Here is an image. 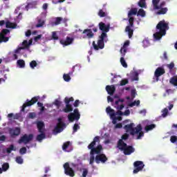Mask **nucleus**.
Wrapping results in <instances>:
<instances>
[{"label": "nucleus", "mask_w": 177, "mask_h": 177, "mask_svg": "<svg viewBox=\"0 0 177 177\" xmlns=\"http://www.w3.org/2000/svg\"><path fill=\"white\" fill-rule=\"evenodd\" d=\"M162 117H163V118H165V117H167V115H168V109L165 108L162 111Z\"/></svg>", "instance_id": "obj_44"}, {"label": "nucleus", "mask_w": 177, "mask_h": 177, "mask_svg": "<svg viewBox=\"0 0 177 177\" xmlns=\"http://www.w3.org/2000/svg\"><path fill=\"white\" fill-rule=\"evenodd\" d=\"M165 1H162L158 7V12H156L157 15H165L167 14V12H168V8H164V6L165 5Z\"/></svg>", "instance_id": "obj_15"}, {"label": "nucleus", "mask_w": 177, "mask_h": 177, "mask_svg": "<svg viewBox=\"0 0 177 177\" xmlns=\"http://www.w3.org/2000/svg\"><path fill=\"white\" fill-rule=\"evenodd\" d=\"M86 175H88V169H84L83 173H82V177H86Z\"/></svg>", "instance_id": "obj_60"}, {"label": "nucleus", "mask_w": 177, "mask_h": 177, "mask_svg": "<svg viewBox=\"0 0 177 177\" xmlns=\"http://www.w3.org/2000/svg\"><path fill=\"white\" fill-rule=\"evenodd\" d=\"M44 24H45V21L41 19H37V24H36L35 27L37 28H41V27H44Z\"/></svg>", "instance_id": "obj_30"}, {"label": "nucleus", "mask_w": 177, "mask_h": 177, "mask_svg": "<svg viewBox=\"0 0 177 177\" xmlns=\"http://www.w3.org/2000/svg\"><path fill=\"white\" fill-rule=\"evenodd\" d=\"M30 45H31V41L28 44V41L24 40L22 42V46L21 48H24V49H28L30 48Z\"/></svg>", "instance_id": "obj_33"}, {"label": "nucleus", "mask_w": 177, "mask_h": 177, "mask_svg": "<svg viewBox=\"0 0 177 177\" xmlns=\"http://www.w3.org/2000/svg\"><path fill=\"white\" fill-rule=\"evenodd\" d=\"M165 73V69L162 67H158L156 69L154 73V77L156 78V82H158L160 80V77L161 75H164V73Z\"/></svg>", "instance_id": "obj_13"}, {"label": "nucleus", "mask_w": 177, "mask_h": 177, "mask_svg": "<svg viewBox=\"0 0 177 177\" xmlns=\"http://www.w3.org/2000/svg\"><path fill=\"white\" fill-rule=\"evenodd\" d=\"M64 174L67 175V176L74 177L75 176V171L74 169L70 167V164L68 162H66L64 165Z\"/></svg>", "instance_id": "obj_12"}, {"label": "nucleus", "mask_w": 177, "mask_h": 177, "mask_svg": "<svg viewBox=\"0 0 177 177\" xmlns=\"http://www.w3.org/2000/svg\"><path fill=\"white\" fill-rule=\"evenodd\" d=\"M127 147V143L124 142L122 140H119L118 142V149L124 151V149Z\"/></svg>", "instance_id": "obj_22"}, {"label": "nucleus", "mask_w": 177, "mask_h": 177, "mask_svg": "<svg viewBox=\"0 0 177 177\" xmlns=\"http://www.w3.org/2000/svg\"><path fill=\"white\" fill-rule=\"evenodd\" d=\"M140 104V100H137L129 104V106L133 107V106H139Z\"/></svg>", "instance_id": "obj_40"}, {"label": "nucleus", "mask_w": 177, "mask_h": 177, "mask_svg": "<svg viewBox=\"0 0 177 177\" xmlns=\"http://www.w3.org/2000/svg\"><path fill=\"white\" fill-rule=\"evenodd\" d=\"M138 16H141V17H145L146 16V12H145V10L140 9L138 12Z\"/></svg>", "instance_id": "obj_41"}, {"label": "nucleus", "mask_w": 177, "mask_h": 177, "mask_svg": "<svg viewBox=\"0 0 177 177\" xmlns=\"http://www.w3.org/2000/svg\"><path fill=\"white\" fill-rule=\"evenodd\" d=\"M133 167L134 169L133 171V174H138V172L143 171V169L145 168V163H143L142 161L137 160L133 162Z\"/></svg>", "instance_id": "obj_10"}, {"label": "nucleus", "mask_w": 177, "mask_h": 177, "mask_svg": "<svg viewBox=\"0 0 177 177\" xmlns=\"http://www.w3.org/2000/svg\"><path fill=\"white\" fill-rule=\"evenodd\" d=\"M112 119V123L115 125L117 124V119L115 118V116H113V118H111Z\"/></svg>", "instance_id": "obj_64"}, {"label": "nucleus", "mask_w": 177, "mask_h": 177, "mask_svg": "<svg viewBox=\"0 0 177 177\" xmlns=\"http://www.w3.org/2000/svg\"><path fill=\"white\" fill-rule=\"evenodd\" d=\"M62 150L66 153L73 151V144L70 141H66L62 145Z\"/></svg>", "instance_id": "obj_14"}, {"label": "nucleus", "mask_w": 177, "mask_h": 177, "mask_svg": "<svg viewBox=\"0 0 177 177\" xmlns=\"http://www.w3.org/2000/svg\"><path fill=\"white\" fill-rule=\"evenodd\" d=\"M100 31H102L101 35L98 37L97 44L95 41H93V46L95 50H99V49H103L104 48V42H107V32L110 31V24L106 25L104 22H100L98 24Z\"/></svg>", "instance_id": "obj_2"}, {"label": "nucleus", "mask_w": 177, "mask_h": 177, "mask_svg": "<svg viewBox=\"0 0 177 177\" xmlns=\"http://www.w3.org/2000/svg\"><path fill=\"white\" fill-rule=\"evenodd\" d=\"M131 114V111L129 109H127L124 113L123 115H129Z\"/></svg>", "instance_id": "obj_62"}, {"label": "nucleus", "mask_w": 177, "mask_h": 177, "mask_svg": "<svg viewBox=\"0 0 177 177\" xmlns=\"http://www.w3.org/2000/svg\"><path fill=\"white\" fill-rule=\"evenodd\" d=\"M19 153L23 156V154H26L27 153V148L26 147H24L19 149Z\"/></svg>", "instance_id": "obj_48"}, {"label": "nucleus", "mask_w": 177, "mask_h": 177, "mask_svg": "<svg viewBox=\"0 0 177 177\" xmlns=\"http://www.w3.org/2000/svg\"><path fill=\"white\" fill-rule=\"evenodd\" d=\"M125 56H122L120 58V63L124 68H127L128 67V64H127V62H125V59L124 58Z\"/></svg>", "instance_id": "obj_37"}, {"label": "nucleus", "mask_w": 177, "mask_h": 177, "mask_svg": "<svg viewBox=\"0 0 177 177\" xmlns=\"http://www.w3.org/2000/svg\"><path fill=\"white\" fill-rule=\"evenodd\" d=\"M32 139H34V135L32 134H24L23 136H21L19 140H18V143H19V145H21V143H24V145H27L28 143H30V142H31V140H32Z\"/></svg>", "instance_id": "obj_11"}, {"label": "nucleus", "mask_w": 177, "mask_h": 177, "mask_svg": "<svg viewBox=\"0 0 177 177\" xmlns=\"http://www.w3.org/2000/svg\"><path fill=\"white\" fill-rule=\"evenodd\" d=\"M124 101L125 100L124 99H119V100H117L115 102V104L116 106H120V105H118V103H120H120H124Z\"/></svg>", "instance_id": "obj_59"}, {"label": "nucleus", "mask_w": 177, "mask_h": 177, "mask_svg": "<svg viewBox=\"0 0 177 177\" xmlns=\"http://www.w3.org/2000/svg\"><path fill=\"white\" fill-rule=\"evenodd\" d=\"M42 38V35H38L37 36L34 37V41L35 42H38V41H39V39Z\"/></svg>", "instance_id": "obj_57"}, {"label": "nucleus", "mask_w": 177, "mask_h": 177, "mask_svg": "<svg viewBox=\"0 0 177 177\" xmlns=\"http://www.w3.org/2000/svg\"><path fill=\"white\" fill-rule=\"evenodd\" d=\"M6 151L8 154H10L12 151H16V147H15V145H10V147L6 149Z\"/></svg>", "instance_id": "obj_32"}, {"label": "nucleus", "mask_w": 177, "mask_h": 177, "mask_svg": "<svg viewBox=\"0 0 177 177\" xmlns=\"http://www.w3.org/2000/svg\"><path fill=\"white\" fill-rule=\"evenodd\" d=\"M59 42L63 46H68V45H71L74 42V38L66 37V39H61Z\"/></svg>", "instance_id": "obj_16"}, {"label": "nucleus", "mask_w": 177, "mask_h": 177, "mask_svg": "<svg viewBox=\"0 0 177 177\" xmlns=\"http://www.w3.org/2000/svg\"><path fill=\"white\" fill-rule=\"evenodd\" d=\"M6 28H16V27H17V24L7 21L6 23Z\"/></svg>", "instance_id": "obj_29"}, {"label": "nucleus", "mask_w": 177, "mask_h": 177, "mask_svg": "<svg viewBox=\"0 0 177 177\" xmlns=\"http://www.w3.org/2000/svg\"><path fill=\"white\" fill-rule=\"evenodd\" d=\"M167 67L169 70H172L174 67H175V64L174 62H171L169 64H167Z\"/></svg>", "instance_id": "obj_55"}, {"label": "nucleus", "mask_w": 177, "mask_h": 177, "mask_svg": "<svg viewBox=\"0 0 177 177\" xmlns=\"http://www.w3.org/2000/svg\"><path fill=\"white\" fill-rule=\"evenodd\" d=\"M78 129H80V125H78V124L76 123L73 126V132H77Z\"/></svg>", "instance_id": "obj_53"}, {"label": "nucleus", "mask_w": 177, "mask_h": 177, "mask_svg": "<svg viewBox=\"0 0 177 177\" xmlns=\"http://www.w3.org/2000/svg\"><path fill=\"white\" fill-rule=\"evenodd\" d=\"M98 16H100V17H106V12H104L103 10H100Z\"/></svg>", "instance_id": "obj_50"}, {"label": "nucleus", "mask_w": 177, "mask_h": 177, "mask_svg": "<svg viewBox=\"0 0 177 177\" xmlns=\"http://www.w3.org/2000/svg\"><path fill=\"white\" fill-rule=\"evenodd\" d=\"M70 102H74V97H66L64 98V102L66 104V107L62 110V111H64V113H71V111H73V106L71 104H70Z\"/></svg>", "instance_id": "obj_7"}, {"label": "nucleus", "mask_w": 177, "mask_h": 177, "mask_svg": "<svg viewBox=\"0 0 177 177\" xmlns=\"http://www.w3.org/2000/svg\"><path fill=\"white\" fill-rule=\"evenodd\" d=\"M82 34H84L85 38L91 39L95 37V34L92 32V29H84L82 32Z\"/></svg>", "instance_id": "obj_17"}, {"label": "nucleus", "mask_w": 177, "mask_h": 177, "mask_svg": "<svg viewBox=\"0 0 177 177\" xmlns=\"http://www.w3.org/2000/svg\"><path fill=\"white\" fill-rule=\"evenodd\" d=\"M133 125H135L133 123L126 124L124 126V129L127 131V132L130 131L131 135H132L133 136H135V135H136L137 140L142 139V138L145 136V133L142 131L143 129V128L142 127V125L138 124L135 128H133Z\"/></svg>", "instance_id": "obj_4"}, {"label": "nucleus", "mask_w": 177, "mask_h": 177, "mask_svg": "<svg viewBox=\"0 0 177 177\" xmlns=\"http://www.w3.org/2000/svg\"><path fill=\"white\" fill-rule=\"evenodd\" d=\"M158 3H160V0H152L154 10H158Z\"/></svg>", "instance_id": "obj_35"}, {"label": "nucleus", "mask_w": 177, "mask_h": 177, "mask_svg": "<svg viewBox=\"0 0 177 177\" xmlns=\"http://www.w3.org/2000/svg\"><path fill=\"white\" fill-rule=\"evenodd\" d=\"M17 63L20 68H24V67H26V62L23 59L18 60Z\"/></svg>", "instance_id": "obj_36"}, {"label": "nucleus", "mask_w": 177, "mask_h": 177, "mask_svg": "<svg viewBox=\"0 0 177 177\" xmlns=\"http://www.w3.org/2000/svg\"><path fill=\"white\" fill-rule=\"evenodd\" d=\"M62 21H64V23H67V19H64L58 17L55 18V21L54 22L55 26H59L62 23Z\"/></svg>", "instance_id": "obj_24"}, {"label": "nucleus", "mask_w": 177, "mask_h": 177, "mask_svg": "<svg viewBox=\"0 0 177 177\" xmlns=\"http://www.w3.org/2000/svg\"><path fill=\"white\" fill-rule=\"evenodd\" d=\"M57 121L58 123L53 131V133H54V135H57V133H60V132L64 131V128H66V123L63 122V119H62V118H59L57 119Z\"/></svg>", "instance_id": "obj_6"}, {"label": "nucleus", "mask_w": 177, "mask_h": 177, "mask_svg": "<svg viewBox=\"0 0 177 177\" xmlns=\"http://www.w3.org/2000/svg\"><path fill=\"white\" fill-rule=\"evenodd\" d=\"M124 104H122L120 106H118L116 107L118 111L115 113V115H124V113L122 111H121V110H122V109H124Z\"/></svg>", "instance_id": "obj_25"}, {"label": "nucleus", "mask_w": 177, "mask_h": 177, "mask_svg": "<svg viewBox=\"0 0 177 177\" xmlns=\"http://www.w3.org/2000/svg\"><path fill=\"white\" fill-rule=\"evenodd\" d=\"M8 169H9V163L8 162L3 163L2 165V170L8 171Z\"/></svg>", "instance_id": "obj_46"}, {"label": "nucleus", "mask_w": 177, "mask_h": 177, "mask_svg": "<svg viewBox=\"0 0 177 177\" xmlns=\"http://www.w3.org/2000/svg\"><path fill=\"white\" fill-rule=\"evenodd\" d=\"M24 50V48L19 47L16 50H15L14 53L15 54L20 53V50Z\"/></svg>", "instance_id": "obj_56"}, {"label": "nucleus", "mask_w": 177, "mask_h": 177, "mask_svg": "<svg viewBox=\"0 0 177 177\" xmlns=\"http://www.w3.org/2000/svg\"><path fill=\"white\" fill-rule=\"evenodd\" d=\"M96 143H100V136H95L87 147L88 150H91L89 160L90 165H93L95 160L96 164H100V162L104 164V162L109 160L104 153H102V151H103V146H102V145H98L95 147V146H96Z\"/></svg>", "instance_id": "obj_1"}, {"label": "nucleus", "mask_w": 177, "mask_h": 177, "mask_svg": "<svg viewBox=\"0 0 177 177\" xmlns=\"http://www.w3.org/2000/svg\"><path fill=\"white\" fill-rule=\"evenodd\" d=\"M37 66H38V64L37 63V61L35 60H32V62H30V68H35V67H37Z\"/></svg>", "instance_id": "obj_42"}, {"label": "nucleus", "mask_w": 177, "mask_h": 177, "mask_svg": "<svg viewBox=\"0 0 177 177\" xmlns=\"http://www.w3.org/2000/svg\"><path fill=\"white\" fill-rule=\"evenodd\" d=\"M20 128L16 127L10 130V134L11 136H19L20 135Z\"/></svg>", "instance_id": "obj_21"}, {"label": "nucleus", "mask_w": 177, "mask_h": 177, "mask_svg": "<svg viewBox=\"0 0 177 177\" xmlns=\"http://www.w3.org/2000/svg\"><path fill=\"white\" fill-rule=\"evenodd\" d=\"M156 128V124H147L145 127V132H149V131H153Z\"/></svg>", "instance_id": "obj_28"}, {"label": "nucleus", "mask_w": 177, "mask_h": 177, "mask_svg": "<svg viewBox=\"0 0 177 177\" xmlns=\"http://www.w3.org/2000/svg\"><path fill=\"white\" fill-rule=\"evenodd\" d=\"M9 32H10V30H9L8 29H3L1 30V32H0V34H3V36H5L9 34Z\"/></svg>", "instance_id": "obj_51"}, {"label": "nucleus", "mask_w": 177, "mask_h": 177, "mask_svg": "<svg viewBox=\"0 0 177 177\" xmlns=\"http://www.w3.org/2000/svg\"><path fill=\"white\" fill-rule=\"evenodd\" d=\"M131 95L132 99H135V96H136V90H131Z\"/></svg>", "instance_id": "obj_58"}, {"label": "nucleus", "mask_w": 177, "mask_h": 177, "mask_svg": "<svg viewBox=\"0 0 177 177\" xmlns=\"http://www.w3.org/2000/svg\"><path fill=\"white\" fill-rule=\"evenodd\" d=\"M157 30H159V32H156L153 34V38L158 41L161 39L165 34H167V30H169V24L168 22H165V20H162L158 22L156 26Z\"/></svg>", "instance_id": "obj_3"}, {"label": "nucleus", "mask_w": 177, "mask_h": 177, "mask_svg": "<svg viewBox=\"0 0 177 177\" xmlns=\"http://www.w3.org/2000/svg\"><path fill=\"white\" fill-rule=\"evenodd\" d=\"M138 6L140 8H146V0H140L138 1Z\"/></svg>", "instance_id": "obj_38"}, {"label": "nucleus", "mask_w": 177, "mask_h": 177, "mask_svg": "<svg viewBox=\"0 0 177 177\" xmlns=\"http://www.w3.org/2000/svg\"><path fill=\"white\" fill-rule=\"evenodd\" d=\"M142 45L144 48H147V46H150V41L147 39H145L142 41Z\"/></svg>", "instance_id": "obj_39"}, {"label": "nucleus", "mask_w": 177, "mask_h": 177, "mask_svg": "<svg viewBox=\"0 0 177 177\" xmlns=\"http://www.w3.org/2000/svg\"><path fill=\"white\" fill-rule=\"evenodd\" d=\"M37 125L39 132H45V130L44 129L45 124H44V122H38Z\"/></svg>", "instance_id": "obj_26"}, {"label": "nucleus", "mask_w": 177, "mask_h": 177, "mask_svg": "<svg viewBox=\"0 0 177 177\" xmlns=\"http://www.w3.org/2000/svg\"><path fill=\"white\" fill-rule=\"evenodd\" d=\"M106 91L109 95L113 96L115 92V86L114 85H108L106 86Z\"/></svg>", "instance_id": "obj_20"}, {"label": "nucleus", "mask_w": 177, "mask_h": 177, "mask_svg": "<svg viewBox=\"0 0 177 177\" xmlns=\"http://www.w3.org/2000/svg\"><path fill=\"white\" fill-rule=\"evenodd\" d=\"M71 74H73V72H69L68 74H64L63 78H64V81H66V82H69V81L71 80V77H70V75H71Z\"/></svg>", "instance_id": "obj_31"}, {"label": "nucleus", "mask_w": 177, "mask_h": 177, "mask_svg": "<svg viewBox=\"0 0 177 177\" xmlns=\"http://www.w3.org/2000/svg\"><path fill=\"white\" fill-rule=\"evenodd\" d=\"M52 39H54V41H57V39H59V36H57V33L56 32H52Z\"/></svg>", "instance_id": "obj_47"}, {"label": "nucleus", "mask_w": 177, "mask_h": 177, "mask_svg": "<svg viewBox=\"0 0 177 177\" xmlns=\"http://www.w3.org/2000/svg\"><path fill=\"white\" fill-rule=\"evenodd\" d=\"M106 112L107 113V114H109L111 118L113 117H115V111L111 109V106L106 107Z\"/></svg>", "instance_id": "obj_23"}, {"label": "nucleus", "mask_w": 177, "mask_h": 177, "mask_svg": "<svg viewBox=\"0 0 177 177\" xmlns=\"http://www.w3.org/2000/svg\"><path fill=\"white\" fill-rule=\"evenodd\" d=\"M39 99V97H34L31 99V100H26V102H25L23 106L22 109H21V111L22 113H24L26 111V107H29L30 106H32V104H35L37 102H38V100Z\"/></svg>", "instance_id": "obj_9"}, {"label": "nucleus", "mask_w": 177, "mask_h": 177, "mask_svg": "<svg viewBox=\"0 0 177 177\" xmlns=\"http://www.w3.org/2000/svg\"><path fill=\"white\" fill-rule=\"evenodd\" d=\"M170 141L171 143H175L177 142V136H171L170 138Z\"/></svg>", "instance_id": "obj_52"}, {"label": "nucleus", "mask_w": 177, "mask_h": 177, "mask_svg": "<svg viewBox=\"0 0 177 177\" xmlns=\"http://www.w3.org/2000/svg\"><path fill=\"white\" fill-rule=\"evenodd\" d=\"M9 41V37L3 36L2 33H0V44L2 42H8Z\"/></svg>", "instance_id": "obj_34"}, {"label": "nucleus", "mask_w": 177, "mask_h": 177, "mask_svg": "<svg viewBox=\"0 0 177 177\" xmlns=\"http://www.w3.org/2000/svg\"><path fill=\"white\" fill-rule=\"evenodd\" d=\"M20 118V113H16L14 115L13 120H19Z\"/></svg>", "instance_id": "obj_63"}, {"label": "nucleus", "mask_w": 177, "mask_h": 177, "mask_svg": "<svg viewBox=\"0 0 177 177\" xmlns=\"http://www.w3.org/2000/svg\"><path fill=\"white\" fill-rule=\"evenodd\" d=\"M15 161L17 164H23L24 162L23 158H21V156H17Z\"/></svg>", "instance_id": "obj_43"}, {"label": "nucleus", "mask_w": 177, "mask_h": 177, "mask_svg": "<svg viewBox=\"0 0 177 177\" xmlns=\"http://www.w3.org/2000/svg\"><path fill=\"white\" fill-rule=\"evenodd\" d=\"M81 118V114H80V111L78 109H74L73 113H71L68 115V120L69 122H74V120L78 121Z\"/></svg>", "instance_id": "obj_8"}, {"label": "nucleus", "mask_w": 177, "mask_h": 177, "mask_svg": "<svg viewBox=\"0 0 177 177\" xmlns=\"http://www.w3.org/2000/svg\"><path fill=\"white\" fill-rule=\"evenodd\" d=\"M74 107H78L80 106V100H76L73 104Z\"/></svg>", "instance_id": "obj_61"}, {"label": "nucleus", "mask_w": 177, "mask_h": 177, "mask_svg": "<svg viewBox=\"0 0 177 177\" xmlns=\"http://www.w3.org/2000/svg\"><path fill=\"white\" fill-rule=\"evenodd\" d=\"M54 104L57 107V109H59L60 106H62V101L59 100H55L54 102Z\"/></svg>", "instance_id": "obj_45"}, {"label": "nucleus", "mask_w": 177, "mask_h": 177, "mask_svg": "<svg viewBox=\"0 0 177 177\" xmlns=\"http://www.w3.org/2000/svg\"><path fill=\"white\" fill-rule=\"evenodd\" d=\"M138 13V9L137 8H131L129 13H128V17H129V26H127L125 28L126 32H128L129 38H132V36L133 35V21L135 20V18H133V15H136Z\"/></svg>", "instance_id": "obj_5"}, {"label": "nucleus", "mask_w": 177, "mask_h": 177, "mask_svg": "<svg viewBox=\"0 0 177 177\" xmlns=\"http://www.w3.org/2000/svg\"><path fill=\"white\" fill-rule=\"evenodd\" d=\"M40 134L37 136V140L38 142H41V140H43V139H45L46 138V135H45V131L39 132Z\"/></svg>", "instance_id": "obj_27"}, {"label": "nucleus", "mask_w": 177, "mask_h": 177, "mask_svg": "<svg viewBox=\"0 0 177 177\" xmlns=\"http://www.w3.org/2000/svg\"><path fill=\"white\" fill-rule=\"evenodd\" d=\"M128 46H129V41L127 40L124 43L123 46L120 49L121 56H125V53H127V52L128 50V49L127 48H128Z\"/></svg>", "instance_id": "obj_18"}, {"label": "nucleus", "mask_w": 177, "mask_h": 177, "mask_svg": "<svg viewBox=\"0 0 177 177\" xmlns=\"http://www.w3.org/2000/svg\"><path fill=\"white\" fill-rule=\"evenodd\" d=\"M123 151L125 156H130V154H132V153L135 152V148H133L132 146L127 145Z\"/></svg>", "instance_id": "obj_19"}, {"label": "nucleus", "mask_w": 177, "mask_h": 177, "mask_svg": "<svg viewBox=\"0 0 177 177\" xmlns=\"http://www.w3.org/2000/svg\"><path fill=\"white\" fill-rule=\"evenodd\" d=\"M129 138V135L128 133H124V135L122 136V140H127Z\"/></svg>", "instance_id": "obj_54"}, {"label": "nucleus", "mask_w": 177, "mask_h": 177, "mask_svg": "<svg viewBox=\"0 0 177 177\" xmlns=\"http://www.w3.org/2000/svg\"><path fill=\"white\" fill-rule=\"evenodd\" d=\"M129 82V81L128 80V79L122 80L120 81V86H124V85H127V84H128Z\"/></svg>", "instance_id": "obj_49"}]
</instances>
